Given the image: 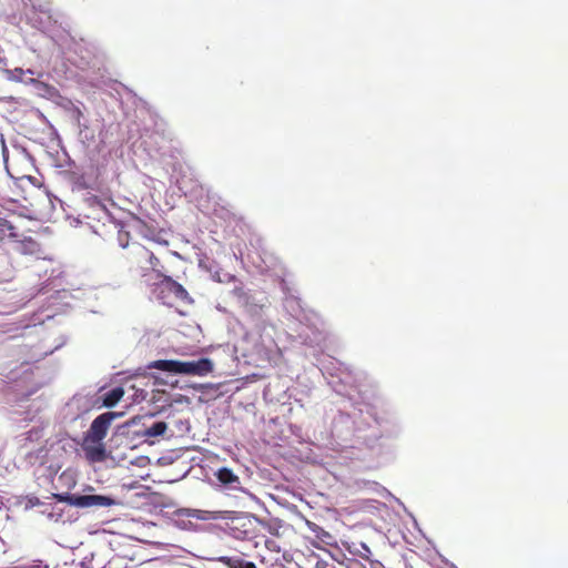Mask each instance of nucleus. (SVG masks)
Returning <instances> with one entry per match:
<instances>
[{"label":"nucleus","mask_w":568,"mask_h":568,"mask_svg":"<svg viewBox=\"0 0 568 568\" xmlns=\"http://www.w3.org/2000/svg\"><path fill=\"white\" fill-rule=\"evenodd\" d=\"M124 396V389L122 387H114L102 395V403L105 407L115 406Z\"/></svg>","instance_id":"1a4fd4ad"},{"label":"nucleus","mask_w":568,"mask_h":568,"mask_svg":"<svg viewBox=\"0 0 568 568\" xmlns=\"http://www.w3.org/2000/svg\"><path fill=\"white\" fill-rule=\"evenodd\" d=\"M148 368L179 374V361L158 359V361H153V362L149 363Z\"/></svg>","instance_id":"0eeeda50"},{"label":"nucleus","mask_w":568,"mask_h":568,"mask_svg":"<svg viewBox=\"0 0 568 568\" xmlns=\"http://www.w3.org/2000/svg\"><path fill=\"white\" fill-rule=\"evenodd\" d=\"M118 416L119 414L113 412H106L99 415L91 423V426L84 437H88L90 442H103L113 419Z\"/></svg>","instance_id":"7ed1b4c3"},{"label":"nucleus","mask_w":568,"mask_h":568,"mask_svg":"<svg viewBox=\"0 0 568 568\" xmlns=\"http://www.w3.org/2000/svg\"><path fill=\"white\" fill-rule=\"evenodd\" d=\"M168 429L165 422H156L152 426L144 429L143 435L145 437H158L164 435Z\"/></svg>","instance_id":"f8f14e48"},{"label":"nucleus","mask_w":568,"mask_h":568,"mask_svg":"<svg viewBox=\"0 0 568 568\" xmlns=\"http://www.w3.org/2000/svg\"><path fill=\"white\" fill-rule=\"evenodd\" d=\"M216 478L220 483L226 486H233L234 484H240V478L229 468L223 467L217 470Z\"/></svg>","instance_id":"9b49d317"},{"label":"nucleus","mask_w":568,"mask_h":568,"mask_svg":"<svg viewBox=\"0 0 568 568\" xmlns=\"http://www.w3.org/2000/svg\"><path fill=\"white\" fill-rule=\"evenodd\" d=\"M39 389H40V385H36V386L30 387V388H29V389H27L26 392L17 393V394H16V396H14V402H16V403L27 402V400H28L32 395H34Z\"/></svg>","instance_id":"4468645a"},{"label":"nucleus","mask_w":568,"mask_h":568,"mask_svg":"<svg viewBox=\"0 0 568 568\" xmlns=\"http://www.w3.org/2000/svg\"><path fill=\"white\" fill-rule=\"evenodd\" d=\"M17 251L21 254L33 255L40 252V244L32 237L17 240Z\"/></svg>","instance_id":"6e6552de"},{"label":"nucleus","mask_w":568,"mask_h":568,"mask_svg":"<svg viewBox=\"0 0 568 568\" xmlns=\"http://www.w3.org/2000/svg\"><path fill=\"white\" fill-rule=\"evenodd\" d=\"M75 485H77V476L72 469H65L64 471H62L59 475L57 487L70 490L72 488H74Z\"/></svg>","instance_id":"9d476101"},{"label":"nucleus","mask_w":568,"mask_h":568,"mask_svg":"<svg viewBox=\"0 0 568 568\" xmlns=\"http://www.w3.org/2000/svg\"><path fill=\"white\" fill-rule=\"evenodd\" d=\"M213 371V363L209 358H200L193 362L179 361V374L205 376Z\"/></svg>","instance_id":"20e7f679"},{"label":"nucleus","mask_w":568,"mask_h":568,"mask_svg":"<svg viewBox=\"0 0 568 568\" xmlns=\"http://www.w3.org/2000/svg\"><path fill=\"white\" fill-rule=\"evenodd\" d=\"M371 568H385L384 564L379 560H369Z\"/></svg>","instance_id":"f3484780"},{"label":"nucleus","mask_w":568,"mask_h":568,"mask_svg":"<svg viewBox=\"0 0 568 568\" xmlns=\"http://www.w3.org/2000/svg\"><path fill=\"white\" fill-rule=\"evenodd\" d=\"M118 239H119L121 246L126 247L129 244V232L122 231V230L119 231Z\"/></svg>","instance_id":"2eb2a0df"},{"label":"nucleus","mask_w":568,"mask_h":568,"mask_svg":"<svg viewBox=\"0 0 568 568\" xmlns=\"http://www.w3.org/2000/svg\"><path fill=\"white\" fill-rule=\"evenodd\" d=\"M159 282L153 284L152 293L163 305L174 306L178 302L189 301L187 291L171 276L159 274Z\"/></svg>","instance_id":"f257e3e1"},{"label":"nucleus","mask_w":568,"mask_h":568,"mask_svg":"<svg viewBox=\"0 0 568 568\" xmlns=\"http://www.w3.org/2000/svg\"><path fill=\"white\" fill-rule=\"evenodd\" d=\"M18 237V227L9 221L3 211L0 210V242L17 241Z\"/></svg>","instance_id":"423d86ee"},{"label":"nucleus","mask_w":568,"mask_h":568,"mask_svg":"<svg viewBox=\"0 0 568 568\" xmlns=\"http://www.w3.org/2000/svg\"><path fill=\"white\" fill-rule=\"evenodd\" d=\"M54 498L58 501L65 503L78 508H100L115 505V500L113 498L103 495H77L64 491L62 494H55Z\"/></svg>","instance_id":"f03ea898"},{"label":"nucleus","mask_w":568,"mask_h":568,"mask_svg":"<svg viewBox=\"0 0 568 568\" xmlns=\"http://www.w3.org/2000/svg\"><path fill=\"white\" fill-rule=\"evenodd\" d=\"M82 449L90 462H102L105 459V447L102 442H90L88 437L83 438Z\"/></svg>","instance_id":"39448f33"},{"label":"nucleus","mask_w":568,"mask_h":568,"mask_svg":"<svg viewBox=\"0 0 568 568\" xmlns=\"http://www.w3.org/2000/svg\"><path fill=\"white\" fill-rule=\"evenodd\" d=\"M273 544H274V541H273V540H266V542H265V545H266V547H267V548H270V545H273Z\"/></svg>","instance_id":"a211bd4d"},{"label":"nucleus","mask_w":568,"mask_h":568,"mask_svg":"<svg viewBox=\"0 0 568 568\" xmlns=\"http://www.w3.org/2000/svg\"><path fill=\"white\" fill-rule=\"evenodd\" d=\"M149 263L153 270L161 265L159 257H156L153 252H149Z\"/></svg>","instance_id":"dca6fc26"},{"label":"nucleus","mask_w":568,"mask_h":568,"mask_svg":"<svg viewBox=\"0 0 568 568\" xmlns=\"http://www.w3.org/2000/svg\"><path fill=\"white\" fill-rule=\"evenodd\" d=\"M222 561L226 564L230 568H256L255 564L252 561H246L241 558H222Z\"/></svg>","instance_id":"ddd939ff"}]
</instances>
